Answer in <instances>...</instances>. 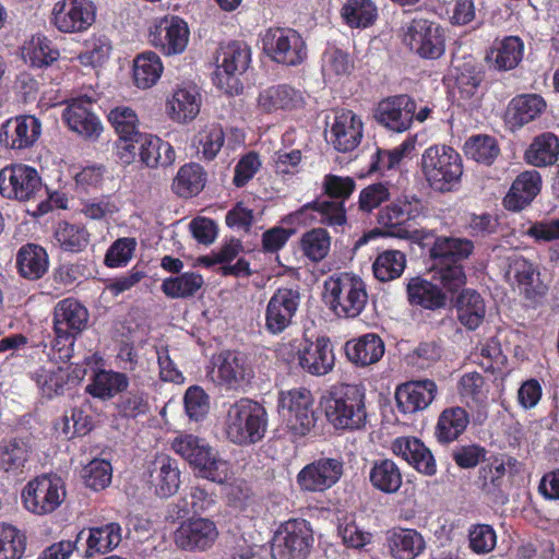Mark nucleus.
I'll return each mask as SVG.
<instances>
[{
  "instance_id": "f257e3e1",
  "label": "nucleus",
  "mask_w": 559,
  "mask_h": 559,
  "mask_svg": "<svg viewBox=\"0 0 559 559\" xmlns=\"http://www.w3.org/2000/svg\"><path fill=\"white\" fill-rule=\"evenodd\" d=\"M224 433L237 445H250L261 441L267 427L265 408L250 399H240L226 409Z\"/></svg>"
},
{
  "instance_id": "f03ea898",
  "label": "nucleus",
  "mask_w": 559,
  "mask_h": 559,
  "mask_svg": "<svg viewBox=\"0 0 559 559\" xmlns=\"http://www.w3.org/2000/svg\"><path fill=\"white\" fill-rule=\"evenodd\" d=\"M420 168L428 185L440 192L454 190L463 175L461 155L447 145L426 148L421 155Z\"/></svg>"
},
{
  "instance_id": "7ed1b4c3",
  "label": "nucleus",
  "mask_w": 559,
  "mask_h": 559,
  "mask_svg": "<svg viewBox=\"0 0 559 559\" xmlns=\"http://www.w3.org/2000/svg\"><path fill=\"white\" fill-rule=\"evenodd\" d=\"M324 299L340 318L358 317L368 301L365 282L350 273L330 276L324 282Z\"/></svg>"
},
{
  "instance_id": "20e7f679",
  "label": "nucleus",
  "mask_w": 559,
  "mask_h": 559,
  "mask_svg": "<svg viewBox=\"0 0 559 559\" xmlns=\"http://www.w3.org/2000/svg\"><path fill=\"white\" fill-rule=\"evenodd\" d=\"M328 420L337 429H360L366 425L365 391L356 384L336 389L325 402Z\"/></svg>"
},
{
  "instance_id": "39448f33",
  "label": "nucleus",
  "mask_w": 559,
  "mask_h": 559,
  "mask_svg": "<svg viewBox=\"0 0 559 559\" xmlns=\"http://www.w3.org/2000/svg\"><path fill=\"white\" fill-rule=\"evenodd\" d=\"M218 66L213 75L217 88L228 95H239L243 85L240 76L251 61V50L243 40L230 39L221 45L217 56Z\"/></svg>"
},
{
  "instance_id": "423d86ee",
  "label": "nucleus",
  "mask_w": 559,
  "mask_h": 559,
  "mask_svg": "<svg viewBox=\"0 0 559 559\" xmlns=\"http://www.w3.org/2000/svg\"><path fill=\"white\" fill-rule=\"evenodd\" d=\"M66 497L62 479L51 474H44L29 480L22 491L25 509L37 515L52 513L62 504Z\"/></svg>"
},
{
  "instance_id": "0eeeda50",
  "label": "nucleus",
  "mask_w": 559,
  "mask_h": 559,
  "mask_svg": "<svg viewBox=\"0 0 559 559\" xmlns=\"http://www.w3.org/2000/svg\"><path fill=\"white\" fill-rule=\"evenodd\" d=\"M0 193L4 198L26 202L43 199L47 191L34 167L14 164L0 170Z\"/></svg>"
},
{
  "instance_id": "6e6552de",
  "label": "nucleus",
  "mask_w": 559,
  "mask_h": 559,
  "mask_svg": "<svg viewBox=\"0 0 559 559\" xmlns=\"http://www.w3.org/2000/svg\"><path fill=\"white\" fill-rule=\"evenodd\" d=\"M313 544L310 524L305 520H290L275 532L272 542L274 559H306Z\"/></svg>"
},
{
  "instance_id": "1a4fd4ad",
  "label": "nucleus",
  "mask_w": 559,
  "mask_h": 559,
  "mask_svg": "<svg viewBox=\"0 0 559 559\" xmlns=\"http://www.w3.org/2000/svg\"><path fill=\"white\" fill-rule=\"evenodd\" d=\"M312 406L313 397L307 389H293L280 395V414L295 436H305L314 426Z\"/></svg>"
},
{
  "instance_id": "9d476101",
  "label": "nucleus",
  "mask_w": 559,
  "mask_h": 559,
  "mask_svg": "<svg viewBox=\"0 0 559 559\" xmlns=\"http://www.w3.org/2000/svg\"><path fill=\"white\" fill-rule=\"evenodd\" d=\"M301 300L297 288H278L270 298L264 313V328L272 335L283 333L292 323Z\"/></svg>"
},
{
  "instance_id": "9b49d317",
  "label": "nucleus",
  "mask_w": 559,
  "mask_h": 559,
  "mask_svg": "<svg viewBox=\"0 0 559 559\" xmlns=\"http://www.w3.org/2000/svg\"><path fill=\"white\" fill-rule=\"evenodd\" d=\"M362 133L361 118L352 110L341 109L335 111L332 121L328 122L325 140L336 151L347 153L359 145Z\"/></svg>"
},
{
  "instance_id": "f8f14e48",
  "label": "nucleus",
  "mask_w": 559,
  "mask_h": 559,
  "mask_svg": "<svg viewBox=\"0 0 559 559\" xmlns=\"http://www.w3.org/2000/svg\"><path fill=\"white\" fill-rule=\"evenodd\" d=\"M52 20L62 33H82L94 23L95 8L87 0H61L53 7Z\"/></svg>"
},
{
  "instance_id": "ddd939ff",
  "label": "nucleus",
  "mask_w": 559,
  "mask_h": 559,
  "mask_svg": "<svg viewBox=\"0 0 559 559\" xmlns=\"http://www.w3.org/2000/svg\"><path fill=\"white\" fill-rule=\"evenodd\" d=\"M421 211L423 203L419 199L405 197L382 209L378 222L388 228L389 235L408 239L413 237V233L405 227V224L418 217Z\"/></svg>"
},
{
  "instance_id": "4468645a",
  "label": "nucleus",
  "mask_w": 559,
  "mask_h": 559,
  "mask_svg": "<svg viewBox=\"0 0 559 559\" xmlns=\"http://www.w3.org/2000/svg\"><path fill=\"white\" fill-rule=\"evenodd\" d=\"M343 474V463L324 457L306 465L297 474V484L304 491L322 492L335 485Z\"/></svg>"
},
{
  "instance_id": "2eb2a0df",
  "label": "nucleus",
  "mask_w": 559,
  "mask_h": 559,
  "mask_svg": "<svg viewBox=\"0 0 559 559\" xmlns=\"http://www.w3.org/2000/svg\"><path fill=\"white\" fill-rule=\"evenodd\" d=\"M87 309L74 298L60 300L53 309V330L57 345L80 334L87 325Z\"/></svg>"
},
{
  "instance_id": "dca6fc26",
  "label": "nucleus",
  "mask_w": 559,
  "mask_h": 559,
  "mask_svg": "<svg viewBox=\"0 0 559 559\" xmlns=\"http://www.w3.org/2000/svg\"><path fill=\"white\" fill-rule=\"evenodd\" d=\"M217 383L227 390H238L253 376L248 357L240 352L222 353L215 362Z\"/></svg>"
},
{
  "instance_id": "f3484780",
  "label": "nucleus",
  "mask_w": 559,
  "mask_h": 559,
  "mask_svg": "<svg viewBox=\"0 0 559 559\" xmlns=\"http://www.w3.org/2000/svg\"><path fill=\"white\" fill-rule=\"evenodd\" d=\"M416 103L407 95H397L379 103L374 117L379 123L395 131H406L415 116Z\"/></svg>"
},
{
  "instance_id": "a211bd4d",
  "label": "nucleus",
  "mask_w": 559,
  "mask_h": 559,
  "mask_svg": "<svg viewBox=\"0 0 559 559\" xmlns=\"http://www.w3.org/2000/svg\"><path fill=\"white\" fill-rule=\"evenodd\" d=\"M93 100L87 96H80L68 102L62 117L68 127L86 139L98 138L103 131L102 123L92 111Z\"/></svg>"
},
{
  "instance_id": "6ab92c4d",
  "label": "nucleus",
  "mask_w": 559,
  "mask_h": 559,
  "mask_svg": "<svg viewBox=\"0 0 559 559\" xmlns=\"http://www.w3.org/2000/svg\"><path fill=\"white\" fill-rule=\"evenodd\" d=\"M218 536L214 522L207 519L185 521L175 531V544L183 550H204L211 547Z\"/></svg>"
},
{
  "instance_id": "aec40b11",
  "label": "nucleus",
  "mask_w": 559,
  "mask_h": 559,
  "mask_svg": "<svg viewBox=\"0 0 559 559\" xmlns=\"http://www.w3.org/2000/svg\"><path fill=\"white\" fill-rule=\"evenodd\" d=\"M437 392L438 386L433 380L408 381L396 388L395 399L397 407L404 414L424 411L433 402Z\"/></svg>"
},
{
  "instance_id": "412c9836",
  "label": "nucleus",
  "mask_w": 559,
  "mask_h": 559,
  "mask_svg": "<svg viewBox=\"0 0 559 559\" xmlns=\"http://www.w3.org/2000/svg\"><path fill=\"white\" fill-rule=\"evenodd\" d=\"M41 124L34 116L9 119L0 130V143L12 150L31 147L39 138Z\"/></svg>"
},
{
  "instance_id": "4be33fe9",
  "label": "nucleus",
  "mask_w": 559,
  "mask_h": 559,
  "mask_svg": "<svg viewBox=\"0 0 559 559\" xmlns=\"http://www.w3.org/2000/svg\"><path fill=\"white\" fill-rule=\"evenodd\" d=\"M201 102V95L197 86L192 84L179 85L166 99L165 111L174 122L188 123L199 115Z\"/></svg>"
},
{
  "instance_id": "5701e85b",
  "label": "nucleus",
  "mask_w": 559,
  "mask_h": 559,
  "mask_svg": "<svg viewBox=\"0 0 559 559\" xmlns=\"http://www.w3.org/2000/svg\"><path fill=\"white\" fill-rule=\"evenodd\" d=\"M542 176L537 170H525L512 182L503 199V205L512 212L528 206L542 190Z\"/></svg>"
},
{
  "instance_id": "b1692460",
  "label": "nucleus",
  "mask_w": 559,
  "mask_h": 559,
  "mask_svg": "<svg viewBox=\"0 0 559 559\" xmlns=\"http://www.w3.org/2000/svg\"><path fill=\"white\" fill-rule=\"evenodd\" d=\"M392 452L409 463L419 473L432 476L437 472L431 451L415 437H399L391 444Z\"/></svg>"
},
{
  "instance_id": "393cba45",
  "label": "nucleus",
  "mask_w": 559,
  "mask_h": 559,
  "mask_svg": "<svg viewBox=\"0 0 559 559\" xmlns=\"http://www.w3.org/2000/svg\"><path fill=\"white\" fill-rule=\"evenodd\" d=\"M300 367L313 376H324L334 367V353L328 337H319L298 353Z\"/></svg>"
},
{
  "instance_id": "a878e982",
  "label": "nucleus",
  "mask_w": 559,
  "mask_h": 559,
  "mask_svg": "<svg viewBox=\"0 0 559 559\" xmlns=\"http://www.w3.org/2000/svg\"><path fill=\"white\" fill-rule=\"evenodd\" d=\"M121 526L117 522H110L102 526L82 530L76 540L87 533L84 557L90 559L114 550L122 540Z\"/></svg>"
},
{
  "instance_id": "bb28decb",
  "label": "nucleus",
  "mask_w": 559,
  "mask_h": 559,
  "mask_svg": "<svg viewBox=\"0 0 559 559\" xmlns=\"http://www.w3.org/2000/svg\"><path fill=\"white\" fill-rule=\"evenodd\" d=\"M263 49L274 61L287 66H297L307 58L302 37H264Z\"/></svg>"
},
{
  "instance_id": "cd10ccee",
  "label": "nucleus",
  "mask_w": 559,
  "mask_h": 559,
  "mask_svg": "<svg viewBox=\"0 0 559 559\" xmlns=\"http://www.w3.org/2000/svg\"><path fill=\"white\" fill-rule=\"evenodd\" d=\"M304 102L302 93L286 84L270 86L258 96V106L264 112L297 109Z\"/></svg>"
},
{
  "instance_id": "c85d7f7f",
  "label": "nucleus",
  "mask_w": 559,
  "mask_h": 559,
  "mask_svg": "<svg viewBox=\"0 0 559 559\" xmlns=\"http://www.w3.org/2000/svg\"><path fill=\"white\" fill-rule=\"evenodd\" d=\"M546 106V102L540 95H519L508 106L507 121L512 129H520L538 118Z\"/></svg>"
},
{
  "instance_id": "c756f323",
  "label": "nucleus",
  "mask_w": 559,
  "mask_h": 559,
  "mask_svg": "<svg viewBox=\"0 0 559 559\" xmlns=\"http://www.w3.org/2000/svg\"><path fill=\"white\" fill-rule=\"evenodd\" d=\"M347 358L356 366L366 367L378 362L384 354V343L374 333L361 335L356 340L346 342Z\"/></svg>"
},
{
  "instance_id": "7c9ffc66",
  "label": "nucleus",
  "mask_w": 559,
  "mask_h": 559,
  "mask_svg": "<svg viewBox=\"0 0 559 559\" xmlns=\"http://www.w3.org/2000/svg\"><path fill=\"white\" fill-rule=\"evenodd\" d=\"M388 545L396 559H415L426 548L424 536L413 528H393L388 533Z\"/></svg>"
},
{
  "instance_id": "2f4dec72",
  "label": "nucleus",
  "mask_w": 559,
  "mask_h": 559,
  "mask_svg": "<svg viewBox=\"0 0 559 559\" xmlns=\"http://www.w3.org/2000/svg\"><path fill=\"white\" fill-rule=\"evenodd\" d=\"M509 283L516 286L527 298H533L540 293L542 283L537 267L528 260L514 258L506 274Z\"/></svg>"
},
{
  "instance_id": "473e14b6",
  "label": "nucleus",
  "mask_w": 559,
  "mask_h": 559,
  "mask_svg": "<svg viewBox=\"0 0 559 559\" xmlns=\"http://www.w3.org/2000/svg\"><path fill=\"white\" fill-rule=\"evenodd\" d=\"M474 243L466 238L437 237L429 249L431 260L437 263H461L471 257Z\"/></svg>"
},
{
  "instance_id": "72a5a7b5",
  "label": "nucleus",
  "mask_w": 559,
  "mask_h": 559,
  "mask_svg": "<svg viewBox=\"0 0 559 559\" xmlns=\"http://www.w3.org/2000/svg\"><path fill=\"white\" fill-rule=\"evenodd\" d=\"M151 481L159 497H170L180 485V473L177 462L168 455H159L153 462Z\"/></svg>"
},
{
  "instance_id": "f704fd0d",
  "label": "nucleus",
  "mask_w": 559,
  "mask_h": 559,
  "mask_svg": "<svg viewBox=\"0 0 559 559\" xmlns=\"http://www.w3.org/2000/svg\"><path fill=\"white\" fill-rule=\"evenodd\" d=\"M407 298L412 305L429 310L443 308L447 304V296L442 289L420 276L409 280L407 284Z\"/></svg>"
},
{
  "instance_id": "c9c22d12",
  "label": "nucleus",
  "mask_w": 559,
  "mask_h": 559,
  "mask_svg": "<svg viewBox=\"0 0 559 559\" xmlns=\"http://www.w3.org/2000/svg\"><path fill=\"white\" fill-rule=\"evenodd\" d=\"M455 307L457 320L467 330L474 331L483 323L486 316V305L476 290H462L456 298Z\"/></svg>"
},
{
  "instance_id": "e433bc0d",
  "label": "nucleus",
  "mask_w": 559,
  "mask_h": 559,
  "mask_svg": "<svg viewBox=\"0 0 559 559\" xmlns=\"http://www.w3.org/2000/svg\"><path fill=\"white\" fill-rule=\"evenodd\" d=\"M469 423L467 412L460 406L448 407L439 415L435 435L440 443L455 441Z\"/></svg>"
},
{
  "instance_id": "4c0bfd02",
  "label": "nucleus",
  "mask_w": 559,
  "mask_h": 559,
  "mask_svg": "<svg viewBox=\"0 0 559 559\" xmlns=\"http://www.w3.org/2000/svg\"><path fill=\"white\" fill-rule=\"evenodd\" d=\"M525 160L535 167H547L559 158V139L551 132L535 136L524 154Z\"/></svg>"
},
{
  "instance_id": "58836bf2",
  "label": "nucleus",
  "mask_w": 559,
  "mask_h": 559,
  "mask_svg": "<svg viewBox=\"0 0 559 559\" xmlns=\"http://www.w3.org/2000/svg\"><path fill=\"white\" fill-rule=\"evenodd\" d=\"M369 480L377 490L383 493H395L402 486L403 476L394 461L379 459L373 461L370 467Z\"/></svg>"
},
{
  "instance_id": "ea45409f",
  "label": "nucleus",
  "mask_w": 559,
  "mask_h": 559,
  "mask_svg": "<svg viewBox=\"0 0 559 559\" xmlns=\"http://www.w3.org/2000/svg\"><path fill=\"white\" fill-rule=\"evenodd\" d=\"M16 264L23 277L38 280L48 270V254L43 247L27 243L19 250Z\"/></svg>"
},
{
  "instance_id": "a19ab883",
  "label": "nucleus",
  "mask_w": 559,
  "mask_h": 559,
  "mask_svg": "<svg viewBox=\"0 0 559 559\" xmlns=\"http://www.w3.org/2000/svg\"><path fill=\"white\" fill-rule=\"evenodd\" d=\"M523 47L520 37H503L487 52L486 60L498 70L513 69L522 59Z\"/></svg>"
},
{
  "instance_id": "79ce46f5",
  "label": "nucleus",
  "mask_w": 559,
  "mask_h": 559,
  "mask_svg": "<svg viewBox=\"0 0 559 559\" xmlns=\"http://www.w3.org/2000/svg\"><path fill=\"white\" fill-rule=\"evenodd\" d=\"M128 385L129 379L124 373L112 370H99L86 386V392L94 397L106 401L124 391Z\"/></svg>"
},
{
  "instance_id": "37998d69",
  "label": "nucleus",
  "mask_w": 559,
  "mask_h": 559,
  "mask_svg": "<svg viewBox=\"0 0 559 559\" xmlns=\"http://www.w3.org/2000/svg\"><path fill=\"white\" fill-rule=\"evenodd\" d=\"M163 64L154 52L139 55L133 64V79L139 88L146 90L154 86L163 73Z\"/></svg>"
},
{
  "instance_id": "c03bdc74",
  "label": "nucleus",
  "mask_w": 559,
  "mask_h": 559,
  "mask_svg": "<svg viewBox=\"0 0 559 559\" xmlns=\"http://www.w3.org/2000/svg\"><path fill=\"white\" fill-rule=\"evenodd\" d=\"M342 17L353 28H366L377 21L378 9L371 0H347L342 8Z\"/></svg>"
},
{
  "instance_id": "a18cd8bd",
  "label": "nucleus",
  "mask_w": 559,
  "mask_h": 559,
  "mask_svg": "<svg viewBox=\"0 0 559 559\" xmlns=\"http://www.w3.org/2000/svg\"><path fill=\"white\" fill-rule=\"evenodd\" d=\"M199 477L223 484L231 477L230 464L210 447L193 466Z\"/></svg>"
},
{
  "instance_id": "49530a36",
  "label": "nucleus",
  "mask_w": 559,
  "mask_h": 559,
  "mask_svg": "<svg viewBox=\"0 0 559 559\" xmlns=\"http://www.w3.org/2000/svg\"><path fill=\"white\" fill-rule=\"evenodd\" d=\"M205 186V174L198 164L183 165L173 182V190L181 198L197 195Z\"/></svg>"
},
{
  "instance_id": "de8ad7c7",
  "label": "nucleus",
  "mask_w": 559,
  "mask_h": 559,
  "mask_svg": "<svg viewBox=\"0 0 559 559\" xmlns=\"http://www.w3.org/2000/svg\"><path fill=\"white\" fill-rule=\"evenodd\" d=\"M406 267V255L400 250H385L378 254L372 271L380 282H390L399 278Z\"/></svg>"
},
{
  "instance_id": "09e8293b",
  "label": "nucleus",
  "mask_w": 559,
  "mask_h": 559,
  "mask_svg": "<svg viewBox=\"0 0 559 559\" xmlns=\"http://www.w3.org/2000/svg\"><path fill=\"white\" fill-rule=\"evenodd\" d=\"M22 57L32 67L49 66L59 57V50L50 45L48 37H31L22 48Z\"/></svg>"
},
{
  "instance_id": "8fccbe9b",
  "label": "nucleus",
  "mask_w": 559,
  "mask_h": 559,
  "mask_svg": "<svg viewBox=\"0 0 559 559\" xmlns=\"http://www.w3.org/2000/svg\"><path fill=\"white\" fill-rule=\"evenodd\" d=\"M204 284L203 277L195 272H187L176 277H168L162 283V292L169 298L193 296Z\"/></svg>"
},
{
  "instance_id": "3c124183",
  "label": "nucleus",
  "mask_w": 559,
  "mask_h": 559,
  "mask_svg": "<svg viewBox=\"0 0 559 559\" xmlns=\"http://www.w3.org/2000/svg\"><path fill=\"white\" fill-rule=\"evenodd\" d=\"M58 245L69 252H81L90 243V233L82 225L62 222L55 231Z\"/></svg>"
},
{
  "instance_id": "603ef678",
  "label": "nucleus",
  "mask_w": 559,
  "mask_h": 559,
  "mask_svg": "<svg viewBox=\"0 0 559 559\" xmlns=\"http://www.w3.org/2000/svg\"><path fill=\"white\" fill-rule=\"evenodd\" d=\"M353 70L354 61L348 53L333 48L323 55L322 73L326 82L335 83L348 76Z\"/></svg>"
},
{
  "instance_id": "864d4df0",
  "label": "nucleus",
  "mask_w": 559,
  "mask_h": 559,
  "mask_svg": "<svg viewBox=\"0 0 559 559\" xmlns=\"http://www.w3.org/2000/svg\"><path fill=\"white\" fill-rule=\"evenodd\" d=\"M27 444L17 439L0 442V469L16 473L22 469L28 459Z\"/></svg>"
},
{
  "instance_id": "5fc2aeb1",
  "label": "nucleus",
  "mask_w": 559,
  "mask_h": 559,
  "mask_svg": "<svg viewBox=\"0 0 559 559\" xmlns=\"http://www.w3.org/2000/svg\"><path fill=\"white\" fill-rule=\"evenodd\" d=\"M300 247L305 257L312 262H320L330 252L331 237L324 228H312L301 236Z\"/></svg>"
},
{
  "instance_id": "6e6d98bb",
  "label": "nucleus",
  "mask_w": 559,
  "mask_h": 559,
  "mask_svg": "<svg viewBox=\"0 0 559 559\" xmlns=\"http://www.w3.org/2000/svg\"><path fill=\"white\" fill-rule=\"evenodd\" d=\"M455 69L459 70L455 81L460 97L466 100L471 99L477 94V88L483 81L480 67L469 58L462 66H455Z\"/></svg>"
},
{
  "instance_id": "4d7b16f0",
  "label": "nucleus",
  "mask_w": 559,
  "mask_h": 559,
  "mask_svg": "<svg viewBox=\"0 0 559 559\" xmlns=\"http://www.w3.org/2000/svg\"><path fill=\"white\" fill-rule=\"evenodd\" d=\"M69 374L61 367H41L35 373V380L43 395L51 399L63 393Z\"/></svg>"
},
{
  "instance_id": "13d9d810",
  "label": "nucleus",
  "mask_w": 559,
  "mask_h": 559,
  "mask_svg": "<svg viewBox=\"0 0 559 559\" xmlns=\"http://www.w3.org/2000/svg\"><path fill=\"white\" fill-rule=\"evenodd\" d=\"M25 548V535L13 525L0 523V559H21Z\"/></svg>"
},
{
  "instance_id": "bf43d9fd",
  "label": "nucleus",
  "mask_w": 559,
  "mask_h": 559,
  "mask_svg": "<svg viewBox=\"0 0 559 559\" xmlns=\"http://www.w3.org/2000/svg\"><path fill=\"white\" fill-rule=\"evenodd\" d=\"M210 445L197 436L179 433L171 441V449L193 467Z\"/></svg>"
},
{
  "instance_id": "052dcab7",
  "label": "nucleus",
  "mask_w": 559,
  "mask_h": 559,
  "mask_svg": "<svg viewBox=\"0 0 559 559\" xmlns=\"http://www.w3.org/2000/svg\"><path fill=\"white\" fill-rule=\"evenodd\" d=\"M313 210L318 213V222L329 226H342L346 223V212L342 201H316L304 205L299 213Z\"/></svg>"
},
{
  "instance_id": "680f3d73",
  "label": "nucleus",
  "mask_w": 559,
  "mask_h": 559,
  "mask_svg": "<svg viewBox=\"0 0 559 559\" xmlns=\"http://www.w3.org/2000/svg\"><path fill=\"white\" fill-rule=\"evenodd\" d=\"M465 154L478 163L491 164L499 154V147L489 135H475L464 145Z\"/></svg>"
},
{
  "instance_id": "e2e57ef3",
  "label": "nucleus",
  "mask_w": 559,
  "mask_h": 559,
  "mask_svg": "<svg viewBox=\"0 0 559 559\" xmlns=\"http://www.w3.org/2000/svg\"><path fill=\"white\" fill-rule=\"evenodd\" d=\"M82 477L86 487L103 490L111 483L112 467L108 461L95 459L83 468Z\"/></svg>"
},
{
  "instance_id": "0e129e2a",
  "label": "nucleus",
  "mask_w": 559,
  "mask_h": 559,
  "mask_svg": "<svg viewBox=\"0 0 559 559\" xmlns=\"http://www.w3.org/2000/svg\"><path fill=\"white\" fill-rule=\"evenodd\" d=\"M108 120L119 136H138L143 133L139 131V119L135 111L127 106H119L110 110Z\"/></svg>"
},
{
  "instance_id": "69168bd1",
  "label": "nucleus",
  "mask_w": 559,
  "mask_h": 559,
  "mask_svg": "<svg viewBox=\"0 0 559 559\" xmlns=\"http://www.w3.org/2000/svg\"><path fill=\"white\" fill-rule=\"evenodd\" d=\"M497 545V534L489 524H474L468 528V547L476 555H487Z\"/></svg>"
},
{
  "instance_id": "338daca9",
  "label": "nucleus",
  "mask_w": 559,
  "mask_h": 559,
  "mask_svg": "<svg viewBox=\"0 0 559 559\" xmlns=\"http://www.w3.org/2000/svg\"><path fill=\"white\" fill-rule=\"evenodd\" d=\"M459 393L463 399H469L476 405H484L487 401L488 385L480 373H465L459 382Z\"/></svg>"
},
{
  "instance_id": "774afa93",
  "label": "nucleus",
  "mask_w": 559,
  "mask_h": 559,
  "mask_svg": "<svg viewBox=\"0 0 559 559\" xmlns=\"http://www.w3.org/2000/svg\"><path fill=\"white\" fill-rule=\"evenodd\" d=\"M185 411L190 420L200 421L209 413L210 399L200 386H190L183 397Z\"/></svg>"
}]
</instances>
